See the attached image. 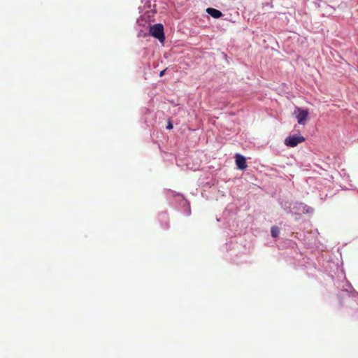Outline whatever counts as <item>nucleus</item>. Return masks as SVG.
Masks as SVG:
<instances>
[{"label": "nucleus", "mask_w": 358, "mask_h": 358, "mask_svg": "<svg viewBox=\"0 0 358 358\" xmlns=\"http://www.w3.org/2000/svg\"><path fill=\"white\" fill-rule=\"evenodd\" d=\"M150 34L160 42L164 41V27L162 24H155L150 28Z\"/></svg>", "instance_id": "f257e3e1"}, {"label": "nucleus", "mask_w": 358, "mask_h": 358, "mask_svg": "<svg viewBox=\"0 0 358 358\" xmlns=\"http://www.w3.org/2000/svg\"><path fill=\"white\" fill-rule=\"evenodd\" d=\"M305 141V138L302 136L293 135L285 138V144L288 147L294 148Z\"/></svg>", "instance_id": "f03ea898"}, {"label": "nucleus", "mask_w": 358, "mask_h": 358, "mask_svg": "<svg viewBox=\"0 0 358 358\" xmlns=\"http://www.w3.org/2000/svg\"><path fill=\"white\" fill-rule=\"evenodd\" d=\"M295 113H298L296 115L297 122L299 124H305L306 121L308 119V112L307 110H303L300 108H296Z\"/></svg>", "instance_id": "7ed1b4c3"}, {"label": "nucleus", "mask_w": 358, "mask_h": 358, "mask_svg": "<svg viewBox=\"0 0 358 358\" xmlns=\"http://www.w3.org/2000/svg\"><path fill=\"white\" fill-rule=\"evenodd\" d=\"M236 164L241 170H244L248 167L245 158L240 154H236L235 156Z\"/></svg>", "instance_id": "20e7f679"}, {"label": "nucleus", "mask_w": 358, "mask_h": 358, "mask_svg": "<svg viewBox=\"0 0 358 358\" xmlns=\"http://www.w3.org/2000/svg\"><path fill=\"white\" fill-rule=\"evenodd\" d=\"M206 12L214 18H220L222 15V13L220 10L213 8H207Z\"/></svg>", "instance_id": "39448f33"}, {"label": "nucleus", "mask_w": 358, "mask_h": 358, "mask_svg": "<svg viewBox=\"0 0 358 358\" xmlns=\"http://www.w3.org/2000/svg\"><path fill=\"white\" fill-rule=\"evenodd\" d=\"M271 236L273 238L278 237L279 234H280V229H279V227H278L276 226L272 227H271Z\"/></svg>", "instance_id": "423d86ee"}, {"label": "nucleus", "mask_w": 358, "mask_h": 358, "mask_svg": "<svg viewBox=\"0 0 358 358\" xmlns=\"http://www.w3.org/2000/svg\"><path fill=\"white\" fill-rule=\"evenodd\" d=\"M166 128H167L168 129H171L173 128V124H171V122H168V125H167Z\"/></svg>", "instance_id": "0eeeda50"}, {"label": "nucleus", "mask_w": 358, "mask_h": 358, "mask_svg": "<svg viewBox=\"0 0 358 358\" xmlns=\"http://www.w3.org/2000/svg\"><path fill=\"white\" fill-rule=\"evenodd\" d=\"M166 71V69H164L163 71H162L160 73H159V76L160 77H162L164 73H165V71Z\"/></svg>", "instance_id": "6e6552de"}]
</instances>
